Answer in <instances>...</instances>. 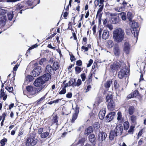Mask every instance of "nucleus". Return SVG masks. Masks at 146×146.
<instances>
[{"instance_id": "a211bd4d", "label": "nucleus", "mask_w": 146, "mask_h": 146, "mask_svg": "<svg viewBox=\"0 0 146 146\" xmlns=\"http://www.w3.org/2000/svg\"><path fill=\"white\" fill-rule=\"evenodd\" d=\"M106 112V110L105 109L101 110L99 113V117L100 119L102 120L105 118V115Z\"/></svg>"}, {"instance_id": "5701e85b", "label": "nucleus", "mask_w": 146, "mask_h": 146, "mask_svg": "<svg viewBox=\"0 0 146 146\" xmlns=\"http://www.w3.org/2000/svg\"><path fill=\"white\" fill-rule=\"evenodd\" d=\"M119 17H112L110 20V22L113 24H117L120 21Z\"/></svg>"}, {"instance_id": "864d4df0", "label": "nucleus", "mask_w": 146, "mask_h": 146, "mask_svg": "<svg viewBox=\"0 0 146 146\" xmlns=\"http://www.w3.org/2000/svg\"><path fill=\"white\" fill-rule=\"evenodd\" d=\"M82 62L80 60H77L76 62V65L78 66H82Z\"/></svg>"}, {"instance_id": "c03bdc74", "label": "nucleus", "mask_w": 146, "mask_h": 146, "mask_svg": "<svg viewBox=\"0 0 146 146\" xmlns=\"http://www.w3.org/2000/svg\"><path fill=\"white\" fill-rule=\"evenodd\" d=\"M7 12V10L0 8V15H4L6 14Z\"/></svg>"}, {"instance_id": "f03ea898", "label": "nucleus", "mask_w": 146, "mask_h": 146, "mask_svg": "<svg viewBox=\"0 0 146 146\" xmlns=\"http://www.w3.org/2000/svg\"><path fill=\"white\" fill-rule=\"evenodd\" d=\"M123 131V127L122 125L119 124L117 125L115 129L112 130L110 132L109 135V139L112 140L114 139L115 137L119 135H121Z\"/></svg>"}, {"instance_id": "13d9d810", "label": "nucleus", "mask_w": 146, "mask_h": 146, "mask_svg": "<svg viewBox=\"0 0 146 146\" xmlns=\"http://www.w3.org/2000/svg\"><path fill=\"white\" fill-rule=\"evenodd\" d=\"M6 90H7L9 92H11L13 90V87H9V86H7L5 88Z\"/></svg>"}, {"instance_id": "a19ab883", "label": "nucleus", "mask_w": 146, "mask_h": 146, "mask_svg": "<svg viewBox=\"0 0 146 146\" xmlns=\"http://www.w3.org/2000/svg\"><path fill=\"white\" fill-rule=\"evenodd\" d=\"M124 129L125 130H127L129 127V123L128 121L125 122L123 124Z\"/></svg>"}, {"instance_id": "412c9836", "label": "nucleus", "mask_w": 146, "mask_h": 146, "mask_svg": "<svg viewBox=\"0 0 146 146\" xmlns=\"http://www.w3.org/2000/svg\"><path fill=\"white\" fill-rule=\"evenodd\" d=\"M129 24L130 25H131L132 27L133 28V31H134V30H136V29L138 27V23L134 20L130 21Z\"/></svg>"}, {"instance_id": "338daca9", "label": "nucleus", "mask_w": 146, "mask_h": 146, "mask_svg": "<svg viewBox=\"0 0 146 146\" xmlns=\"http://www.w3.org/2000/svg\"><path fill=\"white\" fill-rule=\"evenodd\" d=\"M76 58H75L73 54H71L70 55V60L71 62H73V61H75Z\"/></svg>"}, {"instance_id": "8fccbe9b", "label": "nucleus", "mask_w": 146, "mask_h": 146, "mask_svg": "<svg viewBox=\"0 0 146 146\" xmlns=\"http://www.w3.org/2000/svg\"><path fill=\"white\" fill-rule=\"evenodd\" d=\"M79 111V107L77 105H76V107L74 110V113L78 115Z\"/></svg>"}, {"instance_id": "20e7f679", "label": "nucleus", "mask_w": 146, "mask_h": 146, "mask_svg": "<svg viewBox=\"0 0 146 146\" xmlns=\"http://www.w3.org/2000/svg\"><path fill=\"white\" fill-rule=\"evenodd\" d=\"M42 68L40 66H37L33 70L31 74L33 76L35 77L38 76L42 72Z\"/></svg>"}, {"instance_id": "0eeeda50", "label": "nucleus", "mask_w": 146, "mask_h": 146, "mask_svg": "<svg viewBox=\"0 0 146 146\" xmlns=\"http://www.w3.org/2000/svg\"><path fill=\"white\" fill-rule=\"evenodd\" d=\"M121 66V64L119 62L114 63L110 66V70L111 72H114L116 70L119 69Z\"/></svg>"}, {"instance_id": "ddd939ff", "label": "nucleus", "mask_w": 146, "mask_h": 146, "mask_svg": "<svg viewBox=\"0 0 146 146\" xmlns=\"http://www.w3.org/2000/svg\"><path fill=\"white\" fill-rule=\"evenodd\" d=\"M130 49V45L129 43L125 42L124 43L123 50L126 54H128L129 53Z\"/></svg>"}, {"instance_id": "9d476101", "label": "nucleus", "mask_w": 146, "mask_h": 146, "mask_svg": "<svg viewBox=\"0 0 146 146\" xmlns=\"http://www.w3.org/2000/svg\"><path fill=\"white\" fill-rule=\"evenodd\" d=\"M120 48L117 44H116L114 46L113 48V52L116 56H118L120 53Z\"/></svg>"}, {"instance_id": "cd10ccee", "label": "nucleus", "mask_w": 146, "mask_h": 146, "mask_svg": "<svg viewBox=\"0 0 146 146\" xmlns=\"http://www.w3.org/2000/svg\"><path fill=\"white\" fill-rule=\"evenodd\" d=\"M137 117L135 115H132L130 117V120L133 124L135 125L136 124Z\"/></svg>"}, {"instance_id": "1a4fd4ad", "label": "nucleus", "mask_w": 146, "mask_h": 146, "mask_svg": "<svg viewBox=\"0 0 146 146\" xmlns=\"http://www.w3.org/2000/svg\"><path fill=\"white\" fill-rule=\"evenodd\" d=\"M127 71V70L124 68L121 69L119 72L118 74L119 78L120 79H122L123 77L126 78Z\"/></svg>"}, {"instance_id": "ea45409f", "label": "nucleus", "mask_w": 146, "mask_h": 146, "mask_svg": "<svg viewBox=\"0 0 146 146\" xmlns=\"http://www.w3.org/2000/svg\"><path fill=\"white\" fill-rule=\"evenodd\" d=\"M104 6V5H102L101 6V5H99V7H100V8L98 9V11L96 16V18H97L99 14L102 11L103 9Z\"/></svg>"}, {"instance_id": "c756f323", "label": "nucleus", "mask_w": 146, "mask_h": 146, "mask_svg": "<svg viewBox=\"0 0 146 146\" xmlns=\"http://www.w3.org/2000/svg\"><path fill=\"white\" fill-rule=\"evenodd\" d=\"M108 44V47L109 48H111L113 46L114 44L113 41L111 40H108L107 41Z\"/></svg>"}, {"instance_id": "49530a36", "label": "nucleus", "mask_w": 146, "mask_h": 146, "mask_svg": "<svg viewBox=\"0 0 146 146\" xmlns=\"http://www.w3.org/2000/svg\"><path fill=\"white\" fill-rule=\"evenodd\" d=\"M82 83V81L81 79H78L77 81V82H76V83H75L74 84V87L77 86H79Z\"/></svg>"}, {"instance_id": "e2e57ef3", "label": "nucleus", "mask_w": 146, "mask_h": 146, "mask_svg": "<svg viewBox=\"0 0 146 146\" xmlns=\"http://www.w3.org/2000/svg\"><path fill=\"white\" fill-rule=\"evenodd\" d=\"M135 30H135L133 31L134 36L137 38L138 37V33L136 30Z\"/></svg>"}, {"instance_id": "3c124183", "label": "nucleus", "mask_w": 146, "mask_h": 146, "mask_svg": "<svg viewBox=\"0 0 146 146\" xmlns=\"http://www.w3.org/2000/svg\"><path fill=\"white\" fill-rule=\"evenodd\" d=\"M53 122L54 123H57L58 122V116L57 115H56L53 117V119L52 120Z\"/></svg>"}, {"instance_id": "7c9ffc66", "label": "nucleus", "mask_w": 146, "mask_h": 146, "mask_svg": "<svg viewBox=\"0 0 146 146\" xmlns=\"http://www.w3.org/2000/svg\"><path fill=\"white\" fill-rule=\"evenodd\" d=\"M122 114L121 113L120 111L118 112L117 113V120L118 121H120L121 123H122L123 122V119H122Z\"/></svg>"}, {"instance_id": "4d7b16f0", "label": "nucleus", "mask_w": 146, "mask_h": 146, "mask_svg": "<svg viewBox=\"0 0 146 146\" xmlns=\"http://www.w3.org/2000/svg\"><path fill=\"white\" fill-rule=\"evenodd\" d=\"M38 46V45L36 44L33 45L30 48L27 50V53H28L30 51V50H31L34 48H36Z\"/></svg>"}, {"instance_id": "603ef678", "label": "nucleus", "mask_w": 146, "mask_h": 146, "mask_svg": "<svg viewBox=\"0 0 146 146\" xmlns=\"http://www.w3.org/2000/svg\"><path fill=\"white\" fill-rule=\"evenodd\" d=\"M83 81H84L86 79V76L85 73H82L80 75Z\"/></svg>"}, {"instance_id": "6e6552de", "label": "nucleus", "mask_w": 146, "mask_h": 146, "mask_svg": "<svg viewBox=\"0 0 146 146\" xmlns=\"http://www.w3.org/2000/svg\"><path fill=\"white\" fill-rule=\"evenodd\" d=\"M115 115V113L112 112L109 113L105 117V121L106 122H109L111 121Z\"/></svg>"}, {"instance_id": "37998d69", "label": "nucleus", "mask_w": 146, "mask_h": 146, "mask_svg": "<svg viewBox=\"0 0 146 146\" xmlns=\"http://www.w3.org/2000/svg\"><path fill=\"white\" fill-rule=\"evenodd\" d=\"M112 98L113 96L111 93L110 94H108L107 95L106 98V100H112Z\"/></svg>"}, {"instance_id": "393cba45", "label": "nucleus", "mask_w": 146, "mask_h": 146, "mask_svg": "<svg viewBox=\"0 0 146 146\" xmlns=\"http://www.w3.org/2000/svg\"><path fill=\"white\" fill-rule=\"evenodd\" d=\"M52 66L53 67V68L55 71H56L57 70L59 69L60 67L59 63L57 62H54Z\"/></svg>"}, {"instance_id": "72a5a7b5", "label": "nucleus", "mask_w": 146, "mask_h": 146, "mask_svg": "<svg viewBox=\"0 0 146 146\" xmlns=\"http://www.w3.org/2000/svg\"><path fill=\"white\" fill-rule=\"evenodd\" d=\"M118 15L121 16V18L122 20H125L126 18L125 13L124 12H121L119 13Z\"/></svg>"}, {"instance_id": "69168bd1", "label": "nucleus", "mask_w": 146, "mask_h": 146, "mask_svg": "<svg viewBox=\"0 0 146 146\" xmlns=\"http://www.w3.org/2000/svg\"><path fill=\"white\" fill-rule=\"evenodd\" d=\"M44 129V128H41L39 129H38V133L39 134H40V135L42 133V132L43 131V130Z\"/></svg>"}, {"instance_id": "f8f14e48", "label": "nucleus", "mask_w": 146, "mask_h": 146, "mask_svg": "<svg viewBox=\"0 0 146 146\" xmlns=\"http://www.w3.org/2000/svg\"><path fill=\"white\" fill-rule=\"evenodd\" d=\"M88 138L89 141L92 144L94 145L96 144V140L94 134L92 133L90 134Z\"/></svg>"}, {"instance_id": "7ed1b4c3", "label": "nucleus", "mask_w": 146, "mask_h": 146, "mask_svg": "<svg viewBox=\"0 0 146 146\" xmlns=\"http://www.w3.org/2000/svg\"><path fill=\"white\" fill-rule=\"evenodd\" d=\"M37 140L33 137H28L26 139L25 145L27 146H34L36 143Z\"/></svg>"}, {"instance_id": "5fc2aeb1", "label": "nucleus", "mask_w": 146, "mask_h": 146, "mask_svg": "<svg viewBox=\"0 0 146 146\" xmlns=\"http://www.w3.org/2000/svg\"><path fill=\"white\" fill-rule=\"evenodd\" d=\"M66 92V88H64V87L62 88V90H61L59 93V94H65Z\"/></svg>"}, {"instance_id": "4be33fe9", "label": "nucleus", "mask_w": 146, "mask_h": 146, "mask_svg": "<svg viewBox=\"0 0 146 146\" xmlns=\"http://www.w3.org/2000/svg\"><path fill=\"white\" fill-rule=\"evenodd\" d=\"M0 98H3V99L4 100H5L7 99V96L6 94H5L4 92L3 89H1L0 91Z\"/></svg>"}, {"instance_id": "774afa93", "label": "nucleus", "mask_w": 146, "mask_h": 146, "mask_svg": "<svg viewBox=\"0 0 146 146\" xmlns=\"http://www.w3.org/2000/svg\"><path fill=\"white\" fill-rule=\"evenodd\" d=\"M115 10L116 11L120 12L122 11V7H121L119 8V9L118 8H115Z\"/></svg>"}, {"instance_id": "423d86ee", "label": "nucleus", "mask_w": 146, "mask_h": 146, "mask_svg": "<svg viewBox=\"0 0 146 146\" xmlns=\"http://www.w3.org/2000/svg\"><path fill=\"white\" fill-rule=\"evenodd\" d=\"M107 134L103 131L99 132L98 135V141L100 143H102L103 141H104L107 137Z\"/></svg>"}, {"instance_id": "473e14b6", "label": "nucleus", "mask_w": 146, "mask_h": 146, "mask_svg": "<svg viewBox=\"0 0 146 146\" xmlns=\"http://www.w3.org/2000/svg\"><path fill=\"white\" fill-rule=\"evenodd\" d=\"M84 138H82L80 139L77 143V146H81L83 145L84 142Z\"/></svg>"}, {"instance_id": "de8ad7c7", "label": "nucleus", "mask_w": 146, "mask_h": 146, "mask_svg": "<svg viewBox=\"0 0 146 146\" xmlns=\"http://www.w3.org/2000/svg\"><path fill=\"white\" fill-rule=\"evenodd\" d=\"M33 87L32 86H28L26 87V89L27 91L29 92V93L30 92L31 90L33 89Z\"/></svg>"}, {"instance_id": "6ab92c4d", "label": "nucleus", "mask_w": 146, "mask_h": 146, "mask_svg": "<svg viewBox=\"0 0 146 146\" xmlns=\"http://www.w3.org/2000/svg\"><path fill=\"white\" fill-rule=\"evenodd\" d=\"M109 36V31L107 29H104L103 32L102 36V39L106 40L108 38Z\"/></svg>"}, {"instance_id": "79ce46f5", "label": "nucleus", "mask_w": 146, "mask_h": 146, "mask_svg": "<svg viewBox=\"0 0 146 146\" xmlns=\"http://www.w3.org/2000/svg\"><path fill=\"white\" fill-rule=\"evenodd\" d=\"M82 68L79 66H76L75 68V70L76 74H79L82 70Z\"/></svg>"}, {"instance_id": "c9c22d12", "label": "nucleus", "mask_w": 146, "mask_h": 146, "mask_svg": "<svg viewBox=\"0 0 146 146\" xmlns=\"http://www.w3.org/2000/svg\"><path fill=\"white\" fill-rule=\"evenodd\" d=\"M93 127L95 131H97L98 129L100 127V124L98 122H96L94 123Z\"/></svg>"}, {"instance_id": "f3484780", "label": "nucleus", "mask_w": 146, "mask_h": 146, "mask_svg": "<svg viewBox=\"0 0 146 146\" xmlns=\"http://www.w3.org/2000/svg\"><path fill=\"white\" fill-rule=\"evenodd\" d=\"M139 93L138 91L135 90L127 96V99L128 100L131 98H136L139 96Z\"/></svg>"}, {"instance_id": "680f3d73", "label": "nucleus", "mask_w": 146, "mask_h": 146, "mask_svg": "<svg viewBox=\"0 0 146 146\" xmlns=\"http://www.w3.org/2000/svg\"><path fill=\"white\" fill-rule=\"evenodd\" d=\"M46 60V58H41L39 61V64L40 65H42L43 64V62Z\"/></svg>"}, {"instance_id": "0e129e2a", "label": "nucleus", "mask_w": 146, "mask_h": 146, "mask_svg": "<svg viewBox=\"0 0 146 146\" xmlns=\"http://www.w3.org/2000/svg\"><path fill=\"white\" fill-rule=\"evenodd\" d=\"M99 0H95L94 1V3L95 7L96 8L99 5Z\"/></svg>"}, {"instance_id": "b1692460", "label": "nucleus", "mask_w": 146, "mask_h": 146, "mask_svg": "<svg viewBox=\"0 0 146 146\" xmlns=\"http://www.w3.org/2000/svg\"><path fill=\"white\" fill-rule=\"evenodd\" d=\"M76 79L73 78H71L68 82L69 86H72L73 87H74V84L76 83Z\"/></svg>"}, {"instance_id": "bf43d9fd", "label": "nucleus", "mask_w": 146, "mask_h": 146, "mask_svg": "<svg viewBox=\"0 0 146 146\" xmlns=\"http://www.w3.org/2000/svg\"><path fill=\"white\" fill-rule=\"evenodd\" d=\"M93 62V60L92 59H90L89 61L88 64H87V67H90Z\"/></svg>"}, {"instance_id": "4468645a", "label": "nucleus", "mask_w": 146, "mask_h": 146, "mask_svg": "<svg viewBox=\"0 0 146 146\" xmlns=\"http://www.w3.org/2000/svg\"><path fill=\"white\" fill-rule=\"evenodd\" d=\"M115 104L114 101H110L108 104V108L111 111H113L115 109Z\"/></svg>"}, {"instance_id": "58836bf2", "label": "nucleus", "mask_w": 146, "mask_h": 146, "mask_svg": "<svg viewBox=\"0 0 146 146\" xmlns=\"http://www.w3.org/2000/svg\"><path fill=\"white\" fill-rule=\"evenodd\" d=\"M34 76L31 75H27L26 78V80L29 82L32 81L34 79Z\"/></svg>"}, {"instance_id": "052dcab7", "label": "nucleus", "mask_w": 146, "mask_h": 146, "mask_svg": "<svg viewBox=\"0 0 146 146\" xmlns=\"http://www.w3.org/2000/svg\"><path fill=\"white\" fill-rule=\"evenodd\" d=\"M114 84V88L116 90L118 88L119 85L117 84V81L116 80L115 81Z\"/></svg>"}, {"instance_id": "a18cd8bd", "label": "nucleus", "mask_w": 146, "mask_h": 146, "mask_svg": "<svg viewBox=\"0 0 146 146\" xmlns=\"http://www.w3.org/2000/svg\"><path fill=\"white\" fill-rule=\"evenodd\" d=\"M78 115L73 113L72 116V117L71 120V122L72 123L74 122V121L77 118Z\"/></svg>"}, {"instance_id": "4c0bfd02", "label": "nucleus", "mask_w": 146, "mask_h": 146, "mask_svg": "<svg viewBox=\"0 0 146 146\" xmlns=\"http://www.w3.org/2000/svg\"><path fill=\"white\" fill-rule=\"evenodd\" d=\"M135 126L134 125H131L129 129L128 130V132L129 134H132L133 133Z\"/></svg>"}, {"instance_id": "6e6d98bb", "label": "nucleus", "mask_w": 146, "mask_h": 146, "mask_svg": "<svg viewBox=\"0 0 146 146\" xmlns=\"http://www.w3.org/2000/svg\"><path fill=\"white\" fill-rule=\"evenodd\" d=\"M7 20V17L5 16H4L3 17V18H2L1 20L0 21H1L3 22H4V26L5 24V22Z\"/></svg>"}, {"instance_id": "aec40b11", "label": "nucleus", "mask_w": 146, "mask_h": 146, "mask_svg": "<svg viewBox=\"0 0 146 146\" xmlns=\"http://www.w3.org/2000/svg\"><path fill=\"white\" fill-rule=\"evenodd\" d=\"M93 131V129L92 126H90L88 127L85 130V135H88L92 133Z\"/></svg>"}, {"instance_id": "e433bc0d", "label": "nucleus", "mask_w": 146, "mask_h": 146, "mask_svg": "<svg viewBox=\"0 0 146 146\" xmlns=\"http://www.w3.org/2000/svg\"><path fill=\"white\" fill-rule=\"evenodd\" d=\"M127 19L130 22L132 21V20L133 18L132 13L130 12H128L127 13Z\"/></svg>"}, {"instance_id": "09e8293b", "label": "nucleus", "mask_w": 146, "mask_h": 146, "mask_svg": "<svg viewBox=\"0 0 146 146\" xmlns=\"http://www.w3.org/2000/svg\"><path fill=\"white\" fill-rule=\"evenodd\" d=\"M7 141V139L6 138H4L0 141V142L2 145H5Z\"/></svg>"}, {"instance_id": "39448f33", "label": "nucleus", "mask_w": 146, "mask_h": 146, "mask_svg": "<svg viewBox=\"0 0 146 146\" xmlns=\"http://www.w3.org/2000/svg\"><path fill=\"white\" fill-rule=\"evenodd\" d=\"M45 83L43 80L41 78H39V77L35 80L34 84L35 86L37 87V88H40L42 86H44V88L45 85L43 84Z\"/></svg>"}, {"instance_id": "bb28decb", "label": "nucleus", "mask_w": 146, "mask_h": 146, "mask_svg": "<svg viewBox=\"0 0 146 146\" xmlns=\"http://www.w3.org/2000/svg\"><path fill=\"white\" fill-rule=\"evenodd\" d=\"M93 74V73L91 72L89 74L88 80L86 81L87 84H90L92 82Z\"/></svg>"}, {"instance_id": "2eb2a0df", "label": "nucleus", "mask_w": 146, "mask_h": 146, "mask_svg": "<svg viewBox=\"0 0 146 146\" xmlns=\"http://www.w3.org/2000/svg\"><path fill=\"white\" fill-rule=\"evenodd\" d=\"M54 70L50 65H48L46 68V71L47 73L50 74H55Z\"/></svg>"}, {"instance_id": "2f4dec72", "label": "nucleus", "mask_w": 146, "mask_h": 146, "mask_svg": "<svg viewBox=\"0 0 146 146\" xmlns=\"http://www.w3.org/2000/svg\"><path fill=\"white\" fill-rule=\"evenodd\" d=\"M112 83V81L110 80H108L104 84V86L106 89H108L110 87L111 84Z\"/></svg>"}, {"instance_id": "9b49d317", "label": "nucleus", "mask_w": 146, "mask_h": 146, "mask_svg": "<svg viewBox=\"0 0 146 146\" xmlns=\"http://www.w3.org/2000/svg\"><path fill=\"white\" fill-rule=\"evenodd\" d=\"M51 78V75L48 73H46L41 76L39 77V78H41L45 83L48 81L49 79H50Z\"/></svg>"}, {"instance_id": "dca6fc26", "label": "nucleus", "mask_w": 146, "mask_h": 146, "mask_svg": "<svg viewBox=\"0 0 146 146\" xmlns=\"http://www.w3.org/2000/svg\"><path fill=\"white\" fill-rule=\"evenodd\" d=\"M44 88V86H42L40 88H33V89L31 90V92H30L29 94L31 95H33L35 94H36L40 91L41 90H42Z\"/></svg>"}, {"instance_id": "a878e982", "label": "nucleus", "mask_w": 146, "mask_h": 146, "mask_svg": "<svg viewBox=\"0 0 146 146\" xmlns=\"http://www.w3.org/2000/svg\"><path fill=\"white\" fill-rule=\"evenodd\" d=\"M135 108L133 106H129L128 109V112L129 114L130 115H132L135 111Z\"/></svg>"}, {"instance_id": "c85d7f7f", "label": "nucleus", "mask_w": 146, "mask_h": 146, "mask_svg": "<svg viewBox=\"0 0 146 146\" xmlns=\"http://www.w3.org/2000/svg\"><path fill=\"white\" fill-rule=\"evenodd\" d=\"M8 19L9 20L11 21L14 16L13 11H10L7 13Z\"/></svg>"}, {"instance_id": "f257e3e1", "label": "nucleus", "mask_w": 146, "mask_h": 146, "mask_svg": "<svg viewBox=\"0 0 146 146\" xmlns=\"http://www.w3.org/2000/svg\"><path fill=\"white\" fill-rule=\"evenodd\" d=\"M124 34V31L121 28H119L115 30L113 33L114 40L117 43L121 42L123 39Z\"/></svg>"}, {"instance_id": "f704fd0d", "label": "nucleus", "mask_w": 146, "mask_h": 146, "mask_svg": "<svg viewBox=\"0 0 146 146\" xmlns=\"http://www.w3.org/2000/svg\"><path fill=\"white\" fill-rule=\"evenodd\" d=\"M49 135L48 132L46 131L40 135V137L42 138H45L47 137Z\"/></svg>"}]
</instances>
